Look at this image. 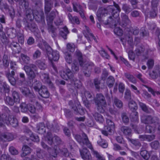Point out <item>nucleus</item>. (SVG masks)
Wrapping results in <instances>:
<instances>
[{
  "label": "nucleus",
  "instance_id": "4be33fe9",
  "mask_svg": "<svg viewBox=\"0 0 160 160\" xmlns=\"http://www.w3.org/2000/svg\"><path fill=\"white\" fill-rule=\"evenodd\" d=\"M8 55V51L7 50L5 51L2 58V62L3 66L5 68L8 67L9 64Z\"/></svg>",
  "mask_w": 160,
  "mask_h": 160
},
{
  "label": "nucleus",
  "instance_id": "473e14b6",
  "mask_svg": "<svg viewBox=\"0 0 160 160\" xmlns=\"http://www.w3.org/2000/svg\"><path fill=\"white\" fill-rule=\"evenodd\" d=\"M128 106L129 108L132 111H136L138 108L137 104L136 102L133 100H131L129 102Z\"/></svg>",
  "mask_w": 160,
  "mask_h": 160
},
{
  "label": "nucleus",
  "instance_id": "09e8293b",
  "mask_svg": "<svg viewBox=\"0 0 160 160\" xmlns=\"http://www.w3.org/2000/svg\"><path fill=\"white\" fill-rule=\"evenodd\" d=\"M114 104L118 108H121L123 106V103L121 101L118 99L117 98L115 97L113 99Z\"/></svg>",
  "mask_w": 160,
  "mask_h": 160
},
{
  "label": "nucleus",
  "instance_id": "9d476101",
  "mask_svg": "<svg viewBox=\"0 0 160 160\" xmlns=\"http://www.w3.org/2000/svg\"><path fill=\"white\" fill-rule=\"evenodd\" d=\"M79 151L82 158L84 160H90L92 159L91 153L88 150L85 148L82 149H79Z\"/></svg>",
  "mask_w": 160,
  "mask_h": 160
},
{
  "label": "nucleus",
  "instance_id": "8fccbe9b",
  "mask_svg": "<svg viewBox=\"0 0 160 160\" xmlns=\"http://www.w3.org/2000/svg\"><path fill=\"white\" fill-rule=\"evenodd\" d=\"M124 75L126 78H127L129 81L133 83H136V79L133 75L128 73H125Z\"/></svg>",
  "mask_w": 160,
  "mask_h": 160
},
{
  "label": "nucleus",
  "instance_id": "0e129e2a",
  "mask_svg": "<svg viewBox=\"0 0 160 160\" xmlns=\"http://www.w3.org/2000/svg\"><path fill=\"white\" fill-rule=\"evenodd\" d=\"M151 146L153 149H156L159 147V143L157 141H155L151 143Z\"/></svg>",
  "mask_w": 160,
  "mask_h": 160
},
{
  "label": "nucleus",
  "instance_id": "69168bd1",
  "mask_svg": "<svg viewBox=\"0 0 160 160\" xmlns=\"http://www.w3.org/2000/svg\"><path fill=\"white\" fill-rule=\"evenodd\" d=\"M108 75V72L106 70V69H104L102 71V74L101 79L103 81L106 80V78Z\"/></svg>",
  "mask_w": 160,
  "mask_h": 160
},
{
  "label": "nucleus",
  "instance_id": "6ab92c4d",
  "mask_svg": "<svg viewBox=\"0 0 160 160\" xmlns=\"http://www.w3.org/2000/svg\"><path fill=\"white\" fill-rule=\"evenodd\" d=\"M1 140L5 141H10L14 139L13 135L10 133H3L1 135Z\"/></svg>",
  "mask_w": 160,
  "mask_h": 160
},
{
  "label": "nucleus",
  "instance_id": "c03bdc74",
  "mask_svg": "<svg viewBox=\"0 0 160 160\" xmlns=\"http://www.w3.org/2000/svg\"><path fill=\"white\" fill-rule=\"evenodd\" d=\"M20 57L24 63L27 64L25 66L29 65L28 63L30 60L29 57L27 55H25L23 53H21V54Z\"/></svg>",
  "mask_w": 160,
  "mask_h": 160
},
{
  "label": "nucleus",
  "instance_id": "a18cd8bd",
  "mask_svg": "<svg viewBox=\"0 0 160 160\" xmlns=\"http://www.w3.org/2000/svg\"><path fill=\"white\" fill-rule=\"evenodd\" d=\"M29 104L25 102H22L20 106L21 111L23 112H27L28 111Z\"/></svg>",
  "mask_w": 160,
  "mask_h": 160
},
{
  "label": "nucleus",
  "instance_id": "ea45409f",
  "mask_svg": "<svg viewBox=\"0 0 160 160\" xmlns=\"http://www.w3.org/2000/svg\"><path fill=\"white\" fill-rule=\"evenodd\" d=\"M4 100L6 104L11 106H13L16 103L13 99L10 96L6 97L4 98Z\"/></svg>",
  "mask_w": 160,
  "mask_h": 160
},
{
  "label": "nucleus",
  "instance_id": "7c9ffc66",
  "mask_svg": "<svg viewBox=\"0 0 160 160\" xmlns=\"http://www.w3.org/2000/svg\"><path fill=\"white\" fill-rule=\"evenodd\" d=\"M8 114L6 113H3L0 115V127H3L4 124L6 123L7 121Z\"/></svg>",
  "mask_w": 160,
  "mask_h": 160
},
{
  "label": "nucleus",
  "instance_id": "e433bc0d",
  "mask_svg": "<svg viewBox=\"0 0 160 160\" xmlns=\"http://www.w3.org/2000/svg\"><path fill=\"white\" fill-rule=\"evenodd\" d=\"M113 6H110L109 7H107V8H101L99 9L101 11V12L102 13L103 15H104L105 14H107L108 12V10H110L109 11H112V14H114V11L113 10Z\"/></svg>",
  "mask_w": 160,
  "mask_h": 160
},
{
  "label": "nucleus",
  "instance_id": "bf43d9fd",
  "mask_svg": "<svg viewBox=\"0 0 160 160\" xmlns=\"http://www.w3.org/2000/svg\"><path fill=\"white\" fill-rule=\"evenodd\" d=\"M124 98L127 101L131 99V92L130 90H127L125 93Z\"/></svg>",
  "mask_w": 160,
  "mask_h": 160
},
{
  "label": "nucleus",
  "instance_id": "bb28decb",
  "mask_svg": "<svg viewBox=\"0 0 160 160\" xmlns=\"http://www.w3.org/2000/svg\"><path fill=\"white\" fill-rule=\"evenodd\" d=\"M53 23H48V30L50 33H51L53 37H55L56 36V28L52 25Z\"/></svg>",
  "mask_w": 160,
  "mask_h": 160
},
{
  "label": "nucleus",
  "instance_id": "0eeeda50",
  "mask_svg": "<svg viewBox=\"0 0 160 160\" xmlns=\"http://www.w3.org/2000/svg\"><path fill=\"white\" fill-rule=\"evenodd\" d=\"M60 74L61 77L65 80L69 79L72 82L76 80L71 71L68 68L66 69L65 71H60Z\"/></svg>",
  "mask_w": 160,
  "mask_h": 160
},
{
  "label": "nucleus",
  "instance_id": "f03ea898",
  "mask_svg": "<svg viewBox=\"0 0 160 160\" xmlns=\"http://www.w3.org/2000/svg\"><path fill=\"white\" fill-rule=\"evenodd\" d=\"M125 29L126 31L128 32V33L126 34L124 37L121 38L120 40L124 45H125L126 41H127L131 48H132L133 47V39L131 34L137 35L139 33V29L137 27L131 28L130 29L125 28Z\"/></svg>",
  "mask_w": 160,
  "mask_h": 160
},
{
  "label": "nucleus",
  "instance_id": "e2e57ef3",
  "mask_svg": "<svg viewBox=\"0 0 160 160\" xmlns=\"http://www.w3.org/2000/svg\"><path fill=\"white\" fill-rule=\"evenodd\" d=\"M151 8H157L159 4V0H152L151 2Z\"/></svg>",
  "mask_w": 160,
  "mask_h": 160
},
{
  "label": "nucleus",
  "instance_id": "79ce46f5",
  "mask_svg": "<svg viewBox=\"0 0 160 160\" xmlns=\"http://www.w3.org/2000/svg\"><path fill=\"white\" fill-rule=\"evenodd\" d=\"M76 54L78 58L80 65H82L86 61H88L85 60L83 59L82 54L79 51H76Z\"/></svg>",
  "mask_w": 160,
  "mask_h": 160
},
{
  "label": "nucleus",
  "instance_id": "052dcab7",
  "mask_svg": "<svg viewBox=\"0 0 160 160\" xmlns=\"http://www.w3.org/2000/svg\"><path fill=\"white\" fill-rule=\"evenodd\" d=\"M140 35L142 37L148 36H149L148 32L144 28H142L140 30Z\"/></svg>",
  "mask_w": 160,
  "mask_h": 160
},
{
  "label": "nucleus",
  "instance_id": "58836bf2",
  "mask_svg": "<svg viewBox=\"0 0 160 160\" xmlns=\"http://www.w3.org/2000/svg\"><path fill=\"white\" fill-rule=\"evenodd\" d=\"M41 79L45 82L48 84H51L52 83L50 81L48 75L45 73H42L40 76Z\"/></svg>",
  "mask_w": 160,
  "mask_h": 160
},
{
  "label": "nucleus",
  "instance_id": "72a5a7b5",
  "mask_svg": "<svg viewBox=\"0 0 160 160\" xmlns=\"http://www.w3.org/2000/svg\"><path fill=\"white\" fill-rule=\"evenodd\" d=\"M122 8L125 14L129 13L132 10L130 5L126 3H123L122 4Z\"/></svg>",
  "mask_w": 160,
  "mask_h": 160
},
{
  "label": "nucleus",
  "instance_id": "5701e85b",
  "mask_svg": "<svg viewBox=\"0 0 160 160\" xmlns=\"http://www.w3.org/2000/svg\"><path fill=\"white\" fill-rule=\"evenodd\" d=\"M48 57L49 60L51 61L52 60L56 61L59 59V55L58 51H54Z\"/></svg>",
  "mask_w": 160,
  "mask_h": 160
},
{
  "label": "nucleus",
  "instance_id": "2f4dec72",
  "mask_svg": "<svg viewBox=\"0 0 160 160\" xmlns=\"http://www.w3.org/2000/svg\"><path fill=\"white\" fill-rule=\"evenodd\" d=\"M35 63L36 66H37L41 70H44L46 68V65L44 61L38 60L36 61Z\"/></svg>",
  "mask_w": 160,
  "mask_h": 160
},
{
  "label": "nucleus",
  "instance_id": "f3484780",
  "mask_svg": "<svg viewBox=\"0 0 160 160\" xmlns=\"http://www.w3.org/2000/svg\"><path fill=\"white\" fill-rule=\"evenodd\" d=\"M45 140L50 146H52L54 144V136L50 132H48L45 138Z\"/></svg>",
  "mask_w": 160,
  "mask_h": 160
},
{
  "label": "nucleus",
  "instance_id": "37998d69",
  "mask_svg": "<svg viewBox=\"0 0 160 160\" xmlns=\"http://www.w3.org/2000/svg\"><path fill=\"white\" fill-rule=\"evenodd\" d=\"M68 33L69 31L66 26L64 27L62 30H61L60 32V35L64 39H67V36Z\"/></svg>",
  "mask_w": 160,
  "mask_h": 160
},
{
  "label": "nucleus",
  "instance_id": "ddd939ff",
  "mask_svg": "<svg viewBox=\"0 0 160 160\" xmlns=\"http://www.w3.org/2000/svg\"><path fill=\"white\" fill-rule=\"evenodd\" d=\"M34 10L31 8L28 9L25 11V17L23 20V22H26V20L30 22L32 21L34 18Z\"/></svg>",
  "mask_w": 160,
  "mask_h": 160
},
{
  "label": "nucleus",
  "instance_id": "13d9d810",
  "mask_svg": "<svg viewBox=\"0 0 160 160\" xmlns=\"http://www.w3.org/2000/svg\"><path fill=\"white\" fill-rule=\"evenodd\" d=\"M122 120L124 123H128L129 122V119L127 114L126 112L122 113L121 114Z\"/></svg>",
  "mask_w": 160,
  "mask_h": 160
},
{
  "label": "nucleus",
  "instance_id": "3c124183",
  "mask_svg": "<svg viewBox=\"0 0 160 160\" xmlns=\"http://www.w3.org/2000/svg\"><path fill=\"white\" fill-rule=\"evenodd\" d=\"M93 82L96 89L99 90L100 89H102V88L100 86L101 81L99 80L98 78H95L93 80Z\"/></svg>",
  "mask_w": 160,
  "mask_h": 160
},
{
  "label": "nucleus",
  "instance_id": "4c0bfd02",
  "mask_svg": "<svg viewBox=\"0 0 160 160\" xmlns=\"http://www.w3.org/2000/svg\"><path fill=\"white\" fill-rule=\"evenodd\" d=\"M10 46L13 52L15 53H19V51L18 49V48L19 47L18 43L15 42H13L10 44Z\"/></svg>",
  "mask_w": 160,
  "mask_h": 160
},
{
  "label": "nucleus",
  "instance_id": "a19ab883",
  "mask_svg": "<svg viewBox=\"0 0 160 160\" xmlns=\"http://www.w3.org/2000/svg\"><path fill=\"white\" fill-rule=\"evenodd\" d=\"M114 82V78L112 76H109L107 79L106 83L108 87L111 88L113 86Z\"/></svg>",
  "mask_w": 160,
  "mask_h": 160
},
{
  "label": "nucleus",
  "instance_id": "a878e982",
  "mask_svg": "<svg viewBox=\"0 0 160 160\" xmlns=\"http://www.w3.org/2000/svg\"><path fill=\"white\" fill-rule=\"evenodd\" d=\"M121 130L125 135L130 136L132 135V130L128 127L122 126L121 128Z\"/></svg>",
  "mask_w": 160,
  "mask_h": 160
},
{
  "label": "nucleus",
  "instance_id": "338daca9",
  "mask_svg": "<svg viewBox=\"0 0 160 160\" xmlns=\"http://www.w3.org/2000/svg\"><path fill=\"white\" fill-rule=\"evenodd\" d=\"M65 58L66 62L70 64L72 62V58L71 55L70 53L67 52L65 53Z\"/></svg>",
  "mask_w": 160,
  "mask_h": 160
},
{
  "label": "nucleus",
  "instance_id": "f704fd0d",
  "mask_svg": "<svg viewBox=\"0 0 160 160\" xmlns=\"http://www.w3.org/2000/svg\"><path fill=\"white\" fill-rule=\"evenodd\" d=\"M131 121L133 122H138V112L136 111H132L130 115Z\"/></svg>",
  "mask_w": 160,
  "mask_h": 160
},
{
  "label": "nucleus",
  "instance_id": "4d7b16f0",
  "mask_svg": "<svg viewBox=\"0 0 160 160\" xmlns=\"http://www.w3.org/2000/svg\"><path fill=\"white\" fill-rule=\"evenodd\" d=\"M92 153L97 158L98 160H106L105 158L101 156L98 152L93 150Z\"/></svg>",
  "mask_w": 160,
  "mask_h": 160
},
{
  "label": "nucleus",
  "instance_id": "49530a36",
  "mask_svg": "<svg viewBox=\"0 0 160 160\" xmlns=\"http://www.w3.org/2000/svg\"><path fill=\"white\" fill-rule=\"evenodd\" d=\"M56 16V14L54 11H52L47 17L48 23H53L54 18Z\"/></svg>",
  "mask_w": 160,
  "mask_h": 160
},
{
  "label": "nucleus",
  "instance_id": "39448f33",
  "mask_svg": "<svg viewBox=\"0 0 160 160\" xmlns=\"http://www.w3.org/2000/svg\"><path fill=\"white\" fill-rule=\"evenodd\" d=\"M72 134L75 139L80 145L82 146L85 144L90 148L91 147H92L88 137L85 133H83L82 134L83 138H82L81 136L80 135L75 134L74 133H72Z\"/></svg>",
  "mask_w": 160,
  "mask_h": 160
},
{
  "label": "nucleus",
  "instance_id": "2eb2a0df",
  "mask_svg": "<svg viewBox=\"0 0 160 160\" xmlns=\"http://www.w3.org/2000/svg\"><path fill=\"white\" fill-rule=\"evenodd\" d=\"M38 92L39 95L43 98H47L49 96V93L48 89L45 86H42V88Z\"/></svg>",
  "mask_w": 160,
  "mask_h": 160
},
{
  "label": "nucleus",
  "instance_id": "cd10ccee",
  "mask_svg": "<svg viewBox=\"0 0 160 160\" xmlns=\"http://www.w3.org/2000/svg\"><path fill=\"white\" fill-rule=\"evenodd\" d=\"M27 97L29 98L30 102L31 103H34L35 102L37 105H38L41 108V106L38 104L37 101H36L37 98L35 95L33 93L31 92L28 95V96Z\"/></svg>",
  "mask_w": 160,
  "mask_h": 160
},
{
  "label": "nucleus",
  "instance_id": "412c9836",
  "mask_svg": "<svg viewBox=\"0 0 160 160\" xmlns=\"http://www.w3.org/2000/svg\"><path fill=\"white\" fill-rule=\"evenodd\" d=\"M48 128L51 131L55 132L59 131L60 128L58 123L55 122L49 123L47 125Z\"/></svg>",
  "mask_w": 160,
  "mask_h": 160
},
{
  "label": "nucleus",
  "instance_id": "6e6d98bb",
  "mask_svg": "<svg viewBox=\"0 0 160 160\" xmlns=\"http://www.w3.org/2000/svg\"><path fill=\"white\" fill-rule=\"evenodd\" d=\"M54 144H55L56 145H60L62 143L61 139L56 135H54Z\"/></svg>",
  "mask_w": 160,
  "mask_h": 160
},
{
  "label": "nucleus",
  "instance_id": "4468645a",
  "mask_svg": "<svg viewBox=\"0 0 160 160\" xmlns=\"http://www.w3.org/2000/svg\"><path fill=\"white\" fill-rule=\"evenodd\" d=\"M15 75V72L13 71H11L6 73V76L11 84L12 85H15L16 84V80L14 76Z\"/></svg>",
  "mask_w": 160,
  "mask_h": 160
},
{
  "label": "nucleus",
  "instance_id": "6e6552de",
  "mask_svg": "<svg viewBox=\"0 0 160 160\" xmlns=\"http://www.w3.org/2000/svg\"><path fill=\"white\" fill-rule=\"evenodd\" d=\"M4 110H5L8 114L7 121L6 124L7 125L10 124L13 127H16L18 126V122L17 119L13 117H12V116L9 115V114L10 112V110L7 107H5Z\"/></svg>",
  "mask_w": 160,
  "mask_h": 160
},
{
  "label": "nucleus",
  "instance_id": "9b49d317",
  "mask_svg": "<svg viewBox=\"0 0 160 160\" xmlns=\"http://www.w3.org/2000/svg\"><path fill=\"white\" fill-rule=\"evenodd\" d=\"M122 22L120 23V25L122 27L128 28L127 26L129 25L131 22L129 19L128 16L125 13H122L121 15Z\"/></svg>",
  "mask_w": 160,
  "mask_h": 160
},
{
  "label": "nucleus",
  "instance_id": "603ef678",
  "mask_svg": "<svg viewBox=\"0 0 160 160\" xmlns=\"http://www.w3.org/2000/svg\"><path fill=\"white\" fill-rule=\"evenodd\" d=\"M75 125V123L72 121H70L68 123V125L71 129L72 133H75L76 130Z\"/></svg>",
  "mask_w": 160,
  "mask_h": 160
},
{
  "label": "nucleus",
  "instance_id": "5fc2aeb1",
  "mask_svg": "<svg viewBox=\"0 0 160 160\" xmlns=\"http://www.w3.org/2000/svg\"><path fill=\"white\" fill-rule=\"evenodd\" d=\"M158 9L151 8V10L150 12L149 15L152 18L156 17L157 15Z\"/></svg>",
  "mask_w": 160,
  "mask_h": 160
},
{
  "label": "nucleus",
  "instance_id": "774afa93",
  "mask_svg": "<svg viewBox=\"0 0 160 160\" xmlns=\"http://www.w3.org/2000/svg\"><path fill=\"white\" fill-rule=\"evenodd\" d=\"M20 4L22 6H24L26 10V11L28 9V7L29 6L28 2L25 0H21L20 2Z\"/></svg>",
  "mask_w": 160,
  "mask_h": 160
},
{
  "label": "nucleus",
  "instance_id": "c85d7f7f",
  "mask_svg": "<svg viewBox=\"0 0 160 160\" xmlns=\"http://www.w3.org/2000/svg\"><path fill=\"white\" fill-rule=\"evenodd\" d=\"M140 155L145 160H148L150 157V155L148 151L145 150L143 147L141 148Z\"/></svg>",
  "mask_w": 160,
  "mask_h": 160
},
{
  "label": "nucleus",
  "instance_id": "a211bd4d",
  "mask_svg": "<svg viewBox=\"0 0 160 160\" xmlns=\"http://www.w3.org/2000/svg\"><path fill=\"white\" fill-rule=\"evenodd\" d=\"M118 23L119 18L115 17L114 15H113L112 17H109V19L108 20L107 24H110L112 26H114L116 27Z\"/></svg>",
  "mask_w": 160,
  "mask_h": 160
},
{
  "label": "nucleus",
  "instance_id": "aec40b11",
  "mask_svg": "<svg viewBox=\"0 0 160 160\" xmlns=\"http://www.w3.org/2000/svg\"><path fill=\"white\" fill-rule=\"evenodd\" d=\"M53 3L52 1H44V11L46 14H48L53 7Z\"/></svg>",
  "mask_w": 160,
  "mask_h": 160
},
{
  "label": "nucleus",
  "instance_id": "393cba45",
  "mask_svg": "<svg viewBox=\"0 0 160 160\" xmlns=\"http://www.w3.org/2000/svg\"><path fill=\"white\" fill-rule=\"evenodd\" d=\"M23 152L21 154V157H24L30 154L32 151L31 148L28 146L26 145H24L22 148Z\"/></svg>",
  "mask_w": 160,
  "mask_h": 160
},
{
  "label": "nucleus",
  "instance_id": "b1692460",
  "mask_svg": "<svg viewBox=\"0 0 160 160\" xmlns=\"http://www.w3.org/2000/svg\"><path fill=\"white\" fill-rule=\"evenodd\" d=\"M37 132L39 134H43L46 132V128L44 124L42 123H40L37 126Z\"/></svg>",
  "mask_w": 160,
  "mask_h": 160
},
{
  "label": "nucleus",
  "instance_id": "dca6fc26",
  "mask_svg": "<svg viewBox=\"0 0 160 160\" xmlns=\"http://www.w3.org/2000/svg\"><path fill=\"white\" fill-rule=\"evenodd\" d=\"M141 119L142 122L146 124H151L155 122L154 118L151 116H142L141 117Z\"/></svg>",
  "mask_w": 160,
  "mask_h": 160
},
{
  "label": "nucleus",
  "instance_id": "f8f14e48",
  "mask_svg": "<svg viewBox=\"0 0 160 160\" xmlns=\"http://www.w3.org/2000/svg\"><path fill=\"white\" fill-rule=\"evenodd\" d=\"M25 25V28L26 30L28 29L32 32H35L38 29V27L36 23L33 22L28 21L26 20L24 22Z\"/></svg>",
  "mask_w": 160,
  "mask_h": 160
},
{
  "label": "nucleus",
  "instance_id": "7ed1b4c3",
  "mask_svg": "<svg viewBox=\"0 0 160 160\" xmlns=\"http://www.w3.org/2000/svg\"><path fill=\"white\" fill-rule=\"evenodd\" d=\"M93 101L97 110L101 113L105 111V108L107 105L105 97L102 93H98L94 97Z\"/></svg>",
  "mask_w": 160,
  "mask_h": 160
},
{
  "label": "nucleus",
  "instance_id": "20e7f679",
  "mask_svg": "<svg viewBox=\"0 0 160 160\" xmlns=\"http://www.w3.org/2000/svg\"><path fill=\"white\" fill-rule=\"evenodd\" d=\"M82 67L81 71L83 73L84 75L87 77L90 76L92 70L94 67V64L92 62L86 61L81 65H80Z\"/></svg>",
  "mask_w": 160,
  "mask_h": 160
},
{
  "label": "nucleus",
  "instance_id": "1a4fd4ad",
  "mask_svg": "<svg viewBox=\"0 0 160 160\" xmlns=\"http://www.w3.org/2000/svg\"><path fill=\"white\" fill-rule=\"evenodd\" d=\"M41 145L43 149L47 150L50 155L54 158L57 157V152L56 149L49 147L43 142H41Z\"/></svg>",
  "mask_w": 160,
  "mask_h": 160
},
{
  "label": "nucleus",
  "instance_id": "c9c22d12",
  "mask_svg": "<svg viewBox=\"0 0 160 160\" xmlns=\"http://www.w3.org/2000/svg\"><path fill=\"white\" fill-rule=\"evenodd\" d=\"M12 95L14 101H15L16 103H19L20 101L19 93L16 91L12 90Z\"/></svg>",
  "mask_w": 160,
  "mask_h": 160
},
{
  "label": "nucleus",
  "instance_id": "de8ad7c7",
  "mask_svg": "<svg viewBox=\"0 0 160 160\" xmlns=\"http://www.w3.org/2000/svg\"><path fill=\"white\" fill-rule=\"evenodd\" d=\"M44 45L48 56H49L53 52L51 47L47 43L43 42Z\"/></svg>",
  "mask_w": 160,
  "mask_h": 160
},
{
  "label": "nucleus",
  "instance_id": "c756f323",
  "mask_svg": "<svg viewBox=\"0 0 160 160\" xmlns=\"http://www.w3.org/2000/svg\"><path fill=\"white\" fill-rule=\"evenodd\" d=\"M92 114L95 119L98 122L102 123L104 121L102 116L98 112H94Z\"/></svg>",
  "mask_w": 160,
  "mask_h": 160
},
{
  "label": "nucleus",
  "instance_id": "f257e3e1",
  "mask_svg": "<svg viewBox=\"0 0 160 160\" xmlns=\"http://www.w3.org/2000/svg\"><path fill=\"white\" fill-rule=\"evenodd\" d=\"M23 69L27 76L28 84L30 86L33 87L36 91L38 92L43 86L39 81L34 80L36 76L35 73L38 70L37 67L34 64L32 63L24 66Z\"/></svg>",
  "mask_w": 160,
  "mask_h": 160
},
{
  "label": "nucleus",
  "instance_id": "680f3d73",
  "mask_svg": "<svg viewBox=\"0 0 160 160\" xmlns=\"http://www.w3.org/2000/svg\"><path fill=\"white\" fill-rule=\"evenodd\" d=\"M9 151L13 155H16L18 153V150L13 146H11L9 147Z\"/></svg>",
  "mask_w": 160,
  "mask_h": 160
},
{
  "label": "nucleus",
  "instance_id": "423d86ee",
  "mask_svg": "<svg viewBox=\"0 0 160 160\" xmlns=\"http://www.w3.org/2000/svg\"><path fill=\"white\" fill-rule=\"evenodd\" d=\"M34 18L36 22L41 24L42 27L45 26V17L43 12L42 11H38L37 10H34Z\"/></svg>",
  "mask_w": 160,
  "mask_h": 160
},
{
  "label": "nucleus",
  "instance_id": "864d4df0",
  "mask_svg": "<svg viewBox=\"0 0 160 160\" xmlns=\"http://www.w3.org/2000/svg\"><path fill=\"white\" fill-rule=\"evenodd\" d=\"M71 70L72 73L77 72L79 70V68L78 64L74 63H73L72 65Z\"/></svg>",
  "mask_w": 160,
  "mask_h": 160
}]
</instances>
